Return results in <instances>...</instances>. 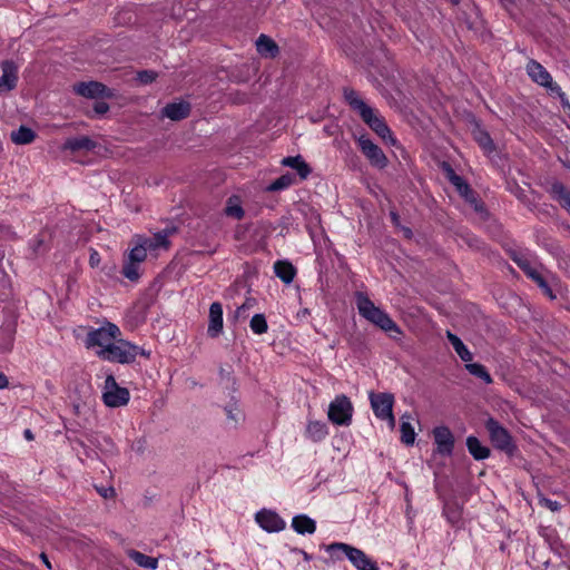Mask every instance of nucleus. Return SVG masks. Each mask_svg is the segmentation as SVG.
Wrapping results in <instances>:
<instances>
[{
    "label": "nucleus",
    "instance_id": "obj_47",
    "mask_svg": "<svg viewBox=\"0 0 570 570\" xmlns=\"http://www.w3.org/2000/svg\"><path fill=\"white\" fill-rule=\"evenodd\" d=\"M39 557H40V559L42 560L43 564H45L49 570H51V569H52V564H51V562L49 561V559H48L47 554H46V553H43V552H41V553L39 554Z\"/></svg>",
    "mask_w": 570,
    "mask_h": 570
},
{
    "label": "nucleus",
    "instance_id": "obj_15",
    "mask_svg": "<svg viewBox=\"0 0 570 570\" xmlns=\"http://www.w3.org/2000/svg\"><path fill=\"white\" fill-rule=\"evenodd\" d=\"M1 69L2 76L0 77V94L14 89L18 81L17 66L12 61H2Z\"/></svg>",
    "mask_w": 570,
    "mask_h": 570
},
{
    "label": "nucleus",
    "instance_id": "obj_20",
    "mask_svg": "<svg viewBox=\"0 0 570 570\" xmlns=\"http://www.w3.org/2000/svg\"><path fill=\"white\" fill-rule=\"evenodd\" d=\"M328 434L327 425L322 421L308 420L305 436L313 442L323 441Z\"/></svg>",
    "mask_w": 570,
    "mask_h": 570
},
{
    "label": "nucleus",
    "instance_id": "obj_37",
    "mask_svg": "<svg viewBox=\"0 0 570 570\" xmlns=\"http://www.w3.org/2000/svg\"><path fill=\"white\" fill-rule=\"evenodd\" d=\"M249 326L250 330L257 335H262L268 330L266 318L263 314H255L249 322Z\"/></svg>",
    "mask_w": 570,
    "mask_h": 570
},
{
    "label": "nucleus",
    "instance_id": "obj_19",
    "mask_svg": "<svg viewBox=\"0 0 570 570\" xmlns=\"http://www.w3.org/2000/svg\"><path fill=\"white\" fill-rule=\"evenodd\" d=\"M223 331V307L222 304L215 302L209 307L208 335L217 337Z\"/></svg>",
    "mask_w": 570,
    "mask_h": 570
},
{
    "label": "nucleus",
    "instance_id": "obj_28",
    "mask_svg": "<svg viewBox=\"0 0 570 570\" xmlns=\"http://www.w3.org/2000/svg\"><path fill=\"white\" fill-rule=\"evenodd\" d=\"M466 446L475 460H484L490 455V450L482 445L479 439L475 436H469L466 439Z\"/></svg>",
    "mask_w": 570,
    "mask_h": 570
},
{
    "label": "nucleus",
    "instance_id": "obj_49",
    "mask_svg": "<svg viewBox=\"0 0 570 570\" xmlns=\"http://www.w3.org/2000/svg\"><path fill=\"white\" fill-rule=\"evenodd\" d=\"M23 435L29 441L33 440V438H35L33 433H32V431L30 429H26L24 432H23Z\"/></svg>",
    "mask_w": 570,
    "mask_h": 570
},
{
    "label": "nucleus",
    "instance_id": "obj_11",
    "mask_svg": "<svg viewBox=\"0 0 570 570\" xmlns=\"http://www.w3.org/2000/svg\"><path fill=\"white\" fill-rule=\"evenodd\" d=\"M358 146L370 163L379 168H384L387 165V158L382 149L375 145L366 136H361L357 139Z\"/></svg>",
    "mask_w": 570,
    "mask_h": 570
},
{
    "label": "nucleus",
    "instance_id": "obj_17",
    "mask_svg": "<svg viewBox=\"0 0 570 570\" xmlns=\"http://www.w3.org/2000/svg\"><path fill=\"white\" fill-rule=\"evenodd\" d=\"M463 504L460 501H444L443 515L452 527L464 524Z\"/></svg>",
    "mask_w": 570,
    "mask_h": 570
},
{
    "label": "nucleus",
    "instance_id": "obj_29",
    "mask_svg": "<svg viewBox=\"0 0 570 570\" xmlns=\"http://www.w3.org/2000/svg\"><path fill=\"white\" fill-rule=\"evenodd\" d=\"M95 147V142L86 136L73 137L66 140L63 148L71 151L90 150Z\"/></svg>",
    "mask_w": 570,
    "mask_h": 570
},
{
    "label": "nucleus",
    "instance_id": "obj_3",
    "mask_svg": "<svg viewBox=\"0 0 570 570\" xmlns=\"http://www.w3.org/2000/svg\"><path fill=\"white\" fill-rule=\"evenodd\" d=\"M356 307L362 317L373 323L393 338L401 335L399 325L380 307H377L365 294H356Z\"/></svg>",
    "mask_w": 570,
    "mask_h": 570
},
{
    "label": "nucleus",
    "instance_id": "obj_46",
    "mask_svg": "<svg viewBox=\"0 0 570 570\" xmlns=\"http://www.w3.org/2000/svg\"><path fill=\"white\" fill-rule=\"evenodd\" d=\"M94 109L97 115H104L108 111L109 107L104 101H97L95 102Z\"/></svg>",
    "mask_w": 570,
    "mask_h": 570
},
{
    "label": "nucleus",
    "instance_id": "obj_44",
    "mask_svg": "<svg viewBox=\"0 0 570 570\" xmlns=\"http://www.w3.org/2000/svg\"><path fill=\"white\" fill-rule=\"evenodd\" d=\"M156 77V73L153 71H141L138 73V80L142 83L151 82Z\"/></svg>",
    "mask_w": 570,
    "mask_h": 570
},
{
    "label": "nucleus",
    "instance_id": "obj_23",
    "mask_svg": "<svg viewBox=\"0 0 570 570\" xmlns=\"http://www.w3.org/2000/svg\"><path fill=\"white\" fill-rule=\"evenodd\" d=\"M413 416L405 413L401 416V441L406 445H412L415 441V431L412 425Z\"/></svg>",
    "mask_w": 570,
    "mask_h": 570
},
{
    "label": "nucleus",
    "instance_id": "obj_2",
    "mask_svg": "<svg viewBox=\"0 0 570 570\" xmlns=\"http://www.w3.org/2000/svg\"><path fill=\"white\" fill-rule=\"evenodd\" d=\"M344 97L351 108H353L363 119V121L373 130L375 134L381 137L384 141L395 145L396 140L391 134L390 128L385 124L384 119L381 117L379 111L371 106H368L360 95L352 90L345 89Z\"/></svg>",
    "mask_w": 570,
    "mask_h": 570
},
{
    "label": "nucleus",
    "instance_id": "obj_30",
    "mask_svg": "<svg viewBox=\"0 0 570 570\" xmlns=\"http://www.w3.org/2000/svg\"><path fill=\"white\" fill-rule=\"evenodd\" d=\"M257 51L265 57H275L278 48L276 43L267 36L261 35L256 40Z\"/></svg>",
    "mask_w": 570,
    "mask_h": 570
},
{
    "label": "nucleus",
    "instance_id": "obj_40",
    "mask_svg": "<svg viewBox=\"0 0 570 570\" xmlns=\"http://www.w3.org/2000/svg\"><path fill=\"white\" fill-rule=\"evenodd\" d=\"M552 190L562 200V205L569 209L570 191L559 183L552 185Z\"/></svg>",
    "mask_w": 570,
    "mask_h": 570
},
{
    "label": "nucleus",
    "instance_id": "obj_9",
    "mask_svg": "<svg viewBox=\"0 0 570 570\" xmlns=\"http://www.w3.org/2000/svg\"><path fill=\"white\" fill-rule=\"evenodd\" d=\"M353 406L345 395L336 396L328 406L327 416L337 425H348L352 420Z\"/></svg>",
    "mask_w": 570,
    "mask_h": 570
},
{
    "label": "nucleus",
    "instance_id": "obj_7",
    "mask_svg": "<svg viewBox=\"0 0 570 570\" xmlns=\"http://www.w3.org/2000/svg\"><path fill=\"white\" fill-rule=\"evenodd\" d=\"M129 391L117 384L112 375H108L102 387V401L108 407H120L129 402Z\"/></svg>",
    "mask_w": 570,
    "mask_h": 570
},
{
    "label": "nucleus",
    "instance_id": "obj_38",
    "mask_svg": "<svg viewBox=\"0 0 570 570\" xmlns=\"http://www.w3.org/2000/svg\"><path fill=\"white\" fill-rule=\"evenodd\" d=\"M474 137H475V140L478 141V144L480 145V147L485 153H491L493 150V142L488 132H485L481 129H478L474 132Z\"/></svg>",
    "mask_w": 570,
    "mask_h": 570
},
{
    "label": "nucleus",
    "instance_id": "obj_54",
    "mask_svg": "<svg viewBox=\"0 0 570 570\" xmlns=\"http://www.w3.org/2000/svg\"><path fill=\"white\" fill-rule=\"evenodd\" d=\"M451 1H452L453 3H455V4L460 2V0H451Z\"/></svg>",
    "mask_w": 570,
    "mask_h": 570
},
{
    "label": "nucleus",
    "instance_id": "obj_34",
    "mask_svg": "<svg viewBox=\"0 0 570 570\" xmlns=\"http://www.w3.org/2000/svg\"><path fill=\"white\" fill-rule=\"evenodd\" d=\"M122 274L129 281L136 282L140 277V264L135 263L127 257H125Z\"/></svg>",
    "mask_w": 570,
    "mask_h": 570
},
{
    "label": "nucleus",
    "instance_id": "obj_13",
    "mask_svg": "<svg viewBox=\"0 0 570 570\" xmlns=\"http://www.w3.org/2000/svg\"><path fill=\"white\" fill-rule=\"evenodd\" d=\"M448 177L452 185L456 188L459 194L468 202L470 203L476 212H482L483 207L481 204L478 203L476 198L474 197L473 191L470 189L469 185L463 180L462 177L456 175L452 169H449Z\"/></svg>",
    "mask_w": 570,
    "mask_h": 570
},
{
    "label": "nucleus",
    "instance_id": "obj_1",
    "mask_svg": "<svg viewBox=\"0 0 570 570\" xmlns=\"http://www.w3.org/2000/svg\"><path fill=\"white\" fill-rule=\"evenodd\" d=\"M85 345L95 351L104 361L121 364L131 363L137 355L150 356V352L121 338L120 328L110 322L98 328H91L86 336Z\"/></svg>",
    "mask_w": 570,
    "mask_h": 570
},
{
    "label": "nucleus",
    "instance_id": "obj_42",
    "mask_svg": "<svg viewBox=\"0 0 570 570\" xmlns=\"http://www.w3.org/2000/svg\"><path fill=\"white\" fill-rule=\"evenodd\" d=\"M253 306V301L247 299L243 305L237 307L235 311V317L236 318H246L247 317V311Z\"/></svg>",
    "mask_w": 570,
    "mask_h": 570
},
{
    "label": "nucleus",
    "instance_id": "obj_33",
    "mask_svg": "<svg viewBox=\"0 0 570 570\" xmlns=\"http://www.w3.org/2000/svg\"><path fill=\"white\" fill-rule=\"evenodd\" d=\"M147 254L148 252L146 247L141 244L137 236H135L134 246L131 247L126 257L135 263L141 264L146 259Z\"/></svg>",
    "mask_w": 570,
    "mask_h": 570
},
{
    "label": "nucleus",
    "instance_id": "obj_18",
    "mask_svg": "<svg viewBox=\"0 0 570 570\" xmlns=\"http://www.w3.org/2000/svg\"><path fill=\"white\" fill-rule=\"evenodd\" d=\"M137 238L151 255H157L160 250H167L169 247V240L166 233H157L153 237L137 235Z\"/></svg>",
    "mask_w": 570,
    "mask_h": 570
},
{
    "label": "nucleus",
    "instance_id": "obj_41",
    "mask_svg": "<svg viewBox=\"0 0 570 570\" xmlns=\"http://www.w3.org/2000/svg\"><path fill=\"white\" fill-rule=\"evenodd\" d=\"M75 413L81 417L86 423L90 422V419L94 416L91 406L83 403L82 405L77 404L73 406Z\"/></svg>",
    "mask_w": 570,
    "mask_h": 570
},
{
    "label": "nucleus",
    "instance_id": "obj_27",
    "mask_svg": "<svg viewBox=\"0 0 570 570\" xmlns=\"http://www.w3.org/2000/svg\"><path fill=\"white\" fill-rule=\"evenodd\" d=\"M446 337L450 341V343L452 344L456 354L460 356V358L463 362L472 361V358H473L472 353L469 351V348L465 346V344L461 341L460 337H458L455 334H453L450 331L446 332Z\"/></svg>",
    "mask_w": 570,
    "mask_h": 570
},
{
    "label": "nucleus",
    "instance_id": "obj_35",
    "mask_svg": "<svg viewBox=\"0 0 570 570\" xmlns=\"http://www.w3.org/2000/svg\"><path fill=\"white\" fill-rule=\"evenodd\" d=\"M539 533L551 549L558 550L561 547V540L559 539V535L554 529L549 527L541 528Z\"/></svg>",
    "mask_w": 570,
    "mask_h": 570
},
{
    "label": "nucleus",
    "instance_id": "obj_12",
    "mask_svg": "<svg viewBox=\"0 0 570 570\" xmlns=\"http://www.w3.org/2000/svg\"><path fill=\"white\" fill-rule=\"evenodd\" d=\"M514 261L524 271V273L538 284V286L547 296L554 298L551 288L549 287L541 269L538 266L532 265L527 258L523 257H518Z\"/></svg>",
    "mask_w": 570,
    "mask_h": 570
},
{
    "label": "nucleus",
    "instance_id": "obj_16",
    "mask_svg": "<svg viewBox=\"0 0 570 570\" xmlns=\"http://www.w3.org/2000/svg\"><path fill=\"white\" fill-rule=\"evenodd\" d=\"M75 91L86 98L110 97L107 87L97 81L80 82L75 86Z\"/></svg>",
    "mask_w": 570,
    "mask_h": 570
},
{
    "label": "nucleus",
    "instance_id": "obj_56",
    "mask_svg": "<svg viewBox=\"0 0 570 570\" xmlns=\"http://www.w3.org/2000/svg\"><path fill=\"white\" fill-rule=\"evenodd\" d=\"M569 210H570V203H569Z\"/></svg>",
    "mask_w": 570,
    "mask_h": 570
},
{
    "label": "nucleus",
    "instance_id": "obj_36",
    "mask_svg": "<svg viewBox=\"0 0 570 570\" xmlns=\"http://www.w3.org/2000/svg\"><path fill=\"white\" fill-rule=\"evenodd\" d=\"M465 363H466L465 367L471 375H474V376L481 379L487 384H490L492 382L490 374L488 373V371L485 370V367L482 364L471 363V362H465Z\"/></svg>",
    "mask_w": 570,
    "mask_h": 570
},
{
    "label": "nucleus",
    "instance_id": "obj_48",
    "mask_svg": "<svg viewBox=\"0 0 570 570\" xmlns=\"http://www.w3.org/2000/svg\"><path fill=\"white\" fill-rule=\"evenodd\" d=\"M9 385L8 377L0 372V389H4Z\"/></svg>",
    "mask_w": 570,
    "mask_h": 570
},
{
    "label": "nucleus",
    "instance_id": "obj_31",
    "mask_svg": "<svg viewBox=\"0 0 570 570\" xmlns=\"http://www.w3.org/2000/svg\"><path fill=\"white\" fill-rule=\"evenodd\" d=\"M282 164L284 166H287V167H291L293 169H295L298 175L301 176V178L305 179L309 173H311V168L308 167V165L302 159L301 156H296V157H286L282 160Z\"/></svg>",
    "mask_w": 570,
    "mask_h": 570
},
{
    "label": "nucleus",
    "instance_id": "obj_51",
    "mask_svg": "<svg viewBox=\"0 0 570 570\" xmlns=\"http://www.w3.org/2000/svg\"><path fill=\"white\" fill-rule=\"evenodd\" d=\"M303 556H304V559H305V560H307V561H308V560H311V558H312V557H311L308 553H306L305 551H303Z\"/></svg>",
    "mask_w": 570,
    "mask_h": 570
},
{
    "label": "nucleus",
    "instance_id": "obj_43",
    "mask_svg": "<svg viewBox=\"0 0 570 570\" xmlns=\"http://www.w3.org/2000/svg\"><path fill=\"white\" fill-rule=\"evenodd\" d=\"M100 262H101V258H100L99 253L96 249L91 248L90 256H89L90 267H92V268L98 267L100 265Z\"/></svg>",
    "mask_w": 570,
    "mask_h": 570
},
{
    "label": "nucleus",
    "instance_id": "obj_21",
    "mask_svg": "<svg viewBox=\"0 0 570 570\" xmlns=\"http://www.w3.org/2000/svg\"><path fill=\"white\" fill-rule=\"evenodd\" d=\"M292 528L298 534H313L316 531V522L306 514H297L292 519Z\"/></svg>",
    "mask_w": 570,
    "mask_h": 570
},
{
    "label": "nucleus",
    "instance_id": "obj_39",
    "mask_svg": "<svg viewBox=\"0 0 570 570\" xmlns=\"http://www.w3.org/2000/svg\"><path fill=\"white\" fill-rule=\"evenodd\" d=\"M293 184V176L292 175H283L276 180H274L268 187L267 190L269 191H277L288 188Z\"/></svg>",
    "mask_w": 570,
    "mask_h": 570
},
{
    "label": "nucleus",
    "instance_id": "obj_6",
    "mask_svg": "<svg viewBox=\"0 0 570 570\" xmlns=\"http://www.w3.org/2000/svg\"><path fill=\"white\" fill-rule=\"evenodd\" d=\"M368 399L374 415L382 421H387L389 426L393 430L396 424L395 417L393 415V394L371 392L368 394Z\"/></svg>",
    "mask_w": 570,
    "mask_h": 570
},
{
    "label": "nucleus",
    "instance_id": "obj_50",
    "mask_svg": "<svg viewBox=\"0 0 570 570\" xmlns=\"http://www.w3.org/2000/svg\"><path fill=\"white\" fill-rule=\"evenodd\" d=\"M99 491V494L107 499L108 498V492H112V489H101V490H98Z\"/></svg>",
    "mask_w": 570,
    "mask_h": 570
},
{
    "label": "nucleus",
    "instance_id": "obj_8",
    "mask_svg": "<svg viewBox=\"0 0 570 570\" xmlns=\"http://www.w3.org/2000/svg\"><path fill=\"white\" fill-rule=\"evenodd\" d=\"M485 426L493 446L511 455L515 446L509 432L493 419H489Z\"/></svg>",
    "mask_w": 570,
    "mask_h": 570
},
{
    "label": "nucleus",
    "instance_id": "obj_24",
    "mask_svg": "<svg viewBox=\"0 0 570 570\" xmlns=\"http://www.w3.org/2000/svg\"><path fill=\"white\" fill-rule=\"evenodd\" d=\"M274 272L285 284L292 283L296 275L295 267L287 261H277L274 264Z\"/></svg>",
    "mask_w": 570,
    "mask_h": 570
},
{
    "label": "nucleus",
    "instance_id": "obj_53",
    "mask_svg": "<svg viewBox=\"0 0 570 570\" xmlns=\"http://www.w3.org/2000/svg\"><path fill=\"white\" fill-rule=\"evenodd\" d=\"M86 455H87V458H94V456L96 455V453H92V454H91V453H89V452H88V453L86 452Z\"/></svg>",
    "mask_w": 570,
    "mask_h": 570
},
{
    "label": "nucleus",
    "instance_id": "obj_32",
    "mask_svg": "<svg viewBox=\"0 0 570 570\" xmlns=\"http://www.w3.org/2000/svg\"><path fill=\"white\" fill-rule=\"evenodd\" d=\"M225 214L228 217H233L235 219H242L244 217V209L242 207V202L238 196H232L228 198Z\"/></svg>",
    "mask_w": 570,
    "mask_h": 570
},
{
    "label": "nucleus",
    "instance_id": "obj_14",
    "mask_svg": "<svg viewBox=\"0 0 570 570\" xmlns=\"http://www.w3.org/2000/svg\"><path fill=\"white\" fill-rule=\"evenodd\" d=\"M433 436L438 452L443 455H450L454 445V438L450 429L446 426H438L433 430Z\"/></svg>",
    "mask_w": 570,
    "mask_h": 570
},
{
    "label": "nucleus",
    "instance_id": "obj_55",
    "mask_svg": "<svg viewBox=\"0 0 570 570\" xmlns=\"http://www.w3.org/2000/svg\"><path fill=\"white\" fill-rule=\"evenodd\" d=\"M392 218L396 220V215L392 213Z\"/></svg>",
    "mask_w": 570,
    "mask_h": 570
},
{
    "label": "nucleus",
    "instance_id": "obj_22",
    "mask_svg": "<svg viewBox=\"0 0 570 570\" xmlns=\"http://www.w3.org/2000/svg\"><path fill=\"white\" fill-rule=\"evenodd\" d=\"M190 106L186 101H178L167 105L163 115L171 120H180L188 116Z\"/></svg>",
    "mask_w": 570,
    "mask_h": 570
},
{
    "label": "nucleus",
    "instance_id": "obj_4",
    "mask_svg": "<svg viewBox=\"0 0 570 570\" xmlns=\"http://www.w3.org/2000/svg\"><path fill=\"white\" fill-rule=\"evenodd\" d=\"M326 551L332 558H347L357 570H379L377 563L371 559L364 551L343 542H334L326 547Z\"/></svg>",
    "mask_w": 570,
    "mask_h": 570
},
{
    "label": "nucleus",
    "instance_id": "obj_25",
    "mask_svg": "<svg viewBox=\"0 0 570 570\" xmlns=\"http://www.w3.org/2000/svg\"><path fill=\"white\" fill-rule=\"evenodd\" d=\"M127 556L141 568L155 570L158 567V559L146 556L140 551L130 549L127 551Z\"/></svg>",
    "mask_w": 570,
    "mask_h": 570
},
{
    "label": "nucleus",
    "instance_id": "obj_52",
    "mask_svg": "<svg viewBox=\"0 0 570 570\" xmlns=\"http://www.w3.org/2000/svg\"><path fill=\"white\" fill-rule=\"evenodd\" d=\"M46 386H47V389H48L49 391H51V390H52V387H53V386L51 385V383H50V382H46Z\"/></svg>",
    "mask_w": 570,
    "mask_h": 570
},
{
    "label": "nucleus",
    "instance_id": "obj_26",
    "mask_svg": "<svg viewBox=\"0 0 570 570\" xmlns=\"http://www.w3.org/2000/svg\"><path fill=\"white\" fill-rule=\"evenodd\" d=\"M10 139L16 145H28L36 139V132L31 128L22 125L18 129L11 131Z\"/></svg>",
    "mask_w": 570,
    "mask_h": 570
},
{
    "label": "nucleus",
    "instance_id": "obj_45",
    "mask_svg": "<svg viewBox=\"0 0 570 570\" xmlns=\"http://www.w3.org/2000/svg\"><path fill=\"white\" fill-rule=\"evenodd\" d=\"M539 502L553 512L559 511L562 508L560 501H539Z\"/></svg>",
    "mask_w": 570,
    "mask_h": 570
},
{
    "label": "nucleus",
    "instance_id": "obj_5",
    "mask_svg": "<svg viewBox=\"0 0 570 570\" xmlns=\"http://www.w3.org/2000/svg\"><path fill=\"white\" fill-rule=\"evenodd\" d=\"M525 71L533 82L546 88L551 95H557L564 104L566 94L541 63L531 59L525 66Z\"/></svg>",
    "mask_w": 570,
    "mask_h": 570
},
{
    "label": "nucleus",
    "instance_id": "obj_10",
    "mask_svg": "<svg viewBox=\"0 0 570 570\" xmlns=\"http://www.w3.org/2000/svg\"><path fill=\"white\" fill-rule=\"evenodd\" d=\"M256 523L268 533H277L286 528L285 520L274 510L261 509L255 513Z\"/></svg>",
    "mask_w": 570,
    "mask_h": 570
}]
</instances>
